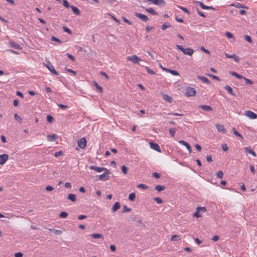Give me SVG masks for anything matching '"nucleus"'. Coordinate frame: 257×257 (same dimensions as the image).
Here are the masks:
<instances>
[{
    "label": "nucleus",
    "mask_w": 257,
    "mask_h": 257,
    "mask_svg": "<svg viewBox=\"0 0 257 257\" xmlns=\"http://www.w3.org/2000/svg\"><path fill=\"white\" fill-rule=\"evenodd\" d=\"M127 60L132 61L134 64H139V61L141 60V58L136 55L127 57Z\"/></svg>",
    "instance_id": "obj_4"
},
{
    "label": "nucleus",
    "mask_w": 257,
    "mask_h": 257,
    "mask_svg": "<svg viewBox=\"0 0 257 257\" xmlns=\"http://www.w3.org/2000/svg\"><path fill=\"white\" fill-rule=\"evenodd\" d=\"M154 4L158 5L160 7H164L166 3L164 0H155Z\"/></svg>",
    "instance_id": "obj_20"
},
{
    "label": "nucleus",
    "mask_w": 257,
    "mask_h": 257,
    "mask_svg": "<svg viewBox=\"0 0 257 257\" xmlns=\"http://www.w3.org/2000/svg\"><path fill=\"white\" fill-rule=\"evenodd\" d=\"M120 207V204L118 202H116L113 205L111 208L112 212L114 213L116 212Z\"/></svg>",
    "instance_id": "obj_15"
},
{
    "label": "nucleus",
    "mask_w": 257,
    "mask_h": 257,
    "mask_svg": "<svg viewBox=\"0 0 257 257\" xmlns=\"http://www.w3.org/2000/svg\"><path fill=\"white\" fill-rule=\"evenodd\" d=\"M207 75L208 76H209L210 77H211L212 79L216 80L217 81H219L220 80V78L218 77H217V76H216L215 75H214L211 74H208Z\"/></svg>",
    "instance_id": "obj_44"
},
{
    "label": "nucleus",
    "mask_w": 257,
    "mask_h": 257,
    "mask_svg": "<svg viewBox=\"0 0 257 257\" xmlns=\"http://www.w3.org/2000/svg\"><path fill=\"white\" fill-rule=\"evenodd\" d=\"M57 136L55 134L50 135L47 136V139L49 141L53 142L57 138Z\"/></svg>",
    "instance_id": "obj_24"
},
{
    "label": "nucleus",
    "mask_w": 257,
    "mask_h": 257,
    "mask_svg": "<svg viewBox=\"0 0 257 257\" xmlns=\"http://www.w3.org/2000/svg\"><path fill=\"white\" fill-rule=\"evenodd\" d=\"M93 85L95 86L96 88L101 93L103 92V88L101 86H99L96 81H93Z\"/></svg>",
    "instance_id": "obj_28"
},
{
    "label": "nucleus",
    "mask_w": 257,
    "mask_h": 257,
    "mask_svg": "<svg viewBox=\"0 0 257 257\" xmlns=\"http://www.w3.org/2000/svg\"><path fill=\"white\" fill-rule=\"evenodd\" d=\"M135 15L137 17L140 19L144 22H147L149 20L148 17L144 14L136 13Z\"/></svg>",
    "instance_id": "obj_8"
},
{
    "label": "nucleus",
    "mask_w": 257,
    "mask_h": 257,
    "mask_svg": "<svg viewBox=\"0 0 257 257\" xmlns=\"http://www.w3.org/2000/svg\"><path fill=\"white\" fill-rule=\"evenodd\" d=\"M245 114L246 116L248 117L251 119L257 118V114L254 113L251 110H247L245 111Z\"/></svg>",
    "instance_id": "obj_7"
},
{
    "label": "nucleus",
    "mask_w": 257,
    "mask_h": 257,
    "mask_svg": "<svg viewBox=\"0 0 257 257\" xmlns=\"http://www.w3.org/2000/svg\"><path fill=\"white\" fill-rule=\"evenodd\" d=\"M63 30H64V32L68 33L70 35L72 34V31L69 28H67L66 27L63 26Z\"/></svg>",
    "instance_id": "obj_51"
},
{
    "label": "nucleus",
    "mask_w": 257,
    "mask_h": 257,
    "mask_svg": "<svg viewBox=\"0 0 257 257\" xmlns=\"http://www.w3.org/2000/svg\"><path fill=\"white\" fill-rule=\"evenodd\" d=\"M194 217H196L197 218L201 217H202L201 214L199 213V212H198L197 210L193 214Z\"/></svg>",
    "instance_id": "obj_57"
},
{
    "label": "nucleus",
    "mask_w": 257,
    "mask_h": 257,
    "mask_svg": "<svg viewBox=\"0 0 257 257\" xmlns=\"http://www.w3.org/2000/svg\"><path fill=\"white\" fill-rule=\"evenodd\" d=\"M232 131L233 132V134L237 137H239L240 138H241V139H243V137L242 136V135L239 133L237 131H236V130H235V128H232Z\"/></svg>",
    "instance_id": "obj_33"
},
{
    "label": "nucleus",
    "mask_w": 257,
    "mask_h": 257,
    "mask_svg": "<svg viewBox=\"0 0 257 257\" xmlns=\"http://www.w3.org/2000/svg\"><path fill=\"white\" fill-rule=\"evenodd\" d=\"M135 198H136V194L135 193H132L130 194V195L128 196V199L130 201H134L135 199Z\"/></svg>",
    "instance_id": "obj_36"
},
{
    "label": "nucleus",
    "mask_w": 257,
    "mask_h": 257,
    "mask_svg": "<svg viewBox=\"0 0 257 257\" xmlns=\"http://www.w3.org/2000/svg\"><path fill=\"white\" fill-rule=\"evenodd\" d=\"M146 11L153 15H158V13L156 12L153 8H149L146 9Z\"/></svg>",
    "instance_id": "obj_25"
},
{
    "label": "nucleus",
    "mask_w": 257,
    "mask_h": 257,
    "mask_svg": "<svg viewBox=\"0 0 257 257\" xmlns=\"http://www.w3.org/2000/svg\"><path fill=\"white\" fill-rule=\"evenodd\" d=\"M14 118H15V119L16 120H17L20 123H22V120H23L22 118H21V117L20 115H19L17 113L15 114Z\"/></svg>",
    "instance_id": "obj_34"
},
{
    "label": "nucleus",
    "mask_w": 257,
    "mask_h": 257,
    "mask_svg": "<svg viewBox=\"0 0 257 257\" xmlns=\"http://www.w3.org/2000/svg\"><path fill=\"white\" fill-rule=\"evenodd\" d=\"M196 210L198 212H205L207 211L206 208L205 207L198 206L196 208Z\"/></svg>",
    "instance_id": "obj_35"
},
{
    "label": "nucleus",
    "mask_w": 257,
    "mask_h": 257,
    "mask_svg": "<svg viewBox=\"0 0 257 257\" xmlns=\"http://www.w3.org/2000/svg\"><path fill=\"white\" fill-rule=\"evenodd\" d=\"M68 199L72 202H75L76 200L75 195L70 193L68 195Z\"/></svg>",
    "instance_id": "obj_26"
},
{
    "label": "nucleus",
    "mask_w": 257,
    "mask_h": 257,
    "mask_svg": "<svg viewBox=\"0 0 257 257\" xmlns=\"http://www.w3.org/2000/svg\"><path fill=\"white\" fill-rule=\"evenodd\" d=\"M162 96L163 99L166 101H168L170 103H171L172 102L173 99L172 97L169 96L168 95L166 94H163Z\"/></svg>",
    "instance_id": "obj_23"
},
{
    "label": "nucleus",
    "mask_w": 257,
    "mask_h": 257,
    "mask_svg": "<svg viewBox=\"0 0 257 257\" xmlns=\"http://www.w3.org/2000/svg\"><path fill=\"white\" fill-rule=\"evenodd\" d=\"M170 73L175 76H179V73H178V72L176 70H171Z\"/></svg>",
    "instance_id": "obj_58"
},
{
    "label": "nucleus",
    "mask_w": 257,
    "mask_h": 257,
    "mask_svg": "<svg viewBox=\"0 0 257 257\" xmlns=\"http://www.w3.org/2000/svg\"><path fill=\"white\" fill-rule=\"evenodd\" d=\"M9 158L8 155L5 154L0 155V165L4 164Z\"/></svg>",
    "instance_id": "obj_11"
},
{
    "label": "nucleus",
    "mask_w": 257,
    "mask_h": 257,
    "mask_svg": "<svg viewBox=\"0 0 257 257\" xmlns=\"http://www.w3.org/2000/svg\"><path fill=\"white\" fill-rule=\"evenodd\" d=\"M242 79L244 80L245 83L246 85H252L253 83V81L246 77H243Z\"/></svg>",
    "instance_id": "obj_37"
},
{
    "label": "nucleus",
    "mask_w": 257,
    "mask_h": 257,
    "mask_svg": "<svg viewBox=\"0 0 257 257\" xmlns=\"http://www.w3.org/2000/svg\"><path fill=\"white\" fill-rule=\"evenodd\" d=\"M217 176L219 178H222L223 176V173L221 170L218 171L217 173Z\"/></svg>",
    "instance_id": "obj_53"
},
{
    "label": "nucleus",
    "mask_w": 257,
    "mask_h": 257,
    "mask_svg": "<svg viewBox=\"0 0 257 257\" xmlns=\"http://www.w3.org/2000/svg\"><path fill=\"white\" fill-rule=\"evenodd\" d=\"M89 168L91 170H94L95 171L97 172H101L103 171L104 170H105L106 168L104 167H97L96 166H90L89 167Z\"/></svg>",
    "instance_id": "obj_10"
},
{
    "label": "nucleus",
    "mask_w": 257,
    "mask_h": 257,
    "mask_svg": "<svg viewBox=\"0 0 257 257\" xmlns=\"http://www.w3.org/2000/svg\"><path fill=\"white\" fill-rule=\"evenodd\" d=\"M152 176L157 179L159 178L161 176L160 174L157 172L153 173Z\"/></svg>",
    "instance_id": "obj_61"
},
{
    "label": "nucleus",
    "mask_w": 257,
    "mask_h": 257,
    "mask_svg": "<svg viewBox=\"0 0 257 257\" xmlns=\"http://www.w3.org/2000/svg\"><path fill=\"white\" fill-rule=\"evenodd\" d=\"M103 171H104V173L98 176V179L103 181L108 180L109 178V174L111 173L110 171L107 169Z\"/></svg>",
    "instance_id": "obj_2"
},
{
    "label": "nucleus",
    "mask_w": 257,
    "mask_h": 257,
    "mask_svg": "<svg viewBox=\"0 0 257 257\" xmlns=\"http://www.w3.org/2000/svg\"><path fill=\"white\" fill-rule=\"evenodd\" d=\"M58 106L62 109L68 108V106L66 105L62 104H58Z\"/></svg>",
    "instance_id": "obj_62"
},
{
    "label": "nucleus",
    "mask_w": 257,
    "mask_h": 257,
    "mask_svg": "<svg viewBox=\"0 0 257 257\" xmlns=\"http://www.w3.org/2000/svg\"><path fill=\"white\" fill-rule=\"evenodd\" d=\"M154 200L158 203V204H161L163 202L162 199H161L159 197H157L154 198Z\"/></svg>",
    "instance_id": "obj_49"
},
{
    "label": "nucleus",
    "mask_w": 257,
    "mask_h": 257,
    "mask_svg": "<svg viewBox=\"0 0 257 257\" xmlns=\"http://www.w3.org/2000/svg\"><path fill=\"white\" fill-rule=\"evenodd\" d=\"M137 187L143 189H147L148 188V186L144 184H140L138 185Z\"/></svg>",
    "instance_id": "obj_42"
},
{
    "label": "nucleus",
    "mask_w": 257,
    "mask_h": 257,
    "mask_svg": "<svg viewBox=\"0 0 257 257\" xmlns=\"http://www.w3.org/2000/svg\"><path fill=\"white\" fill-rule=\"evenodd\" d=\"M23 254L21 252H17L15 254V257H23Z\"/></svg>",
    "instance_id": "obj_64"
},
{
    "label": "nucleus",
    "mask_w": 257,
    "mask_h": 257,
    "mask_svg": "<svg viewBox=\"0 0 257 257\" xmlns=\"http://www.w3.org/2000/svg\"><path fill=\"white\" fill-rule=\"evenodd\" d=\"M244 149L246 153L251 154L254 157L256 156L255 153L253 151L251 150L249 147H245Z\"/></svg>",
    "instance_id": "obj_21"
},
{
    "label": "nucleus",
    "mask_w": 257,
    "mask_h": 257,
    "mask_svg": "<svg viewBox=\"0 0 257 257\" xmlns=\"http://www.w3.org/2000/svg\"><path fill=\"white\" fill-rule=\"evenodd\" d=\"M132 210L131 208H128L126 205H124L123 206V211L122 213H124L125 212H130Z\"/></svg>",
    "instance_id": "obj_46"
},
{
    "label": "nucleus",
    "mask_w": 257,
    "mask_h": 257,
    "mask_svg": "<svg viewBox=\"0 0 257 257\" xmlns=\"http://www.w3.org/2000/svg\"><path fill=\"white\" fill-rule=\"evenodd\" d=\"M45 189L47 191H51L53 190L54 189V188L53 187H52L51 186L48 185L46 187Z\"/></svg>",
    "instance_id": "obj_56"
},
{
    "label": "nucleus",
    "mask_w": 257,
    "mask_h": 257,
    "mask_svg": "<svg viewBox=\"0 0 257 257\" xmlns=\"http://www.w3.org/2000/svg\"><path fill=\"white\" fill-rule=\"evenodd\" d=\"M91 236L93 238H103L102 235L100 233H93L91 234Z\"/></svg>",
    "instance_id": "obj_31"
},
{
    "label": "nucleus",
    "mask_w": 257,
    "mask_h": 257,
    "mask_svg": "<svg viewBox=\"0 0 257 257\" xmlns=\"http://www.w3.org/2000/svg\"><path fill=\"white\" fill-rule=\"evenodd\" d=\"M185 94L187 97L194 96L196 94V90L194 88L188 87L186 88Z\"/></svg>",
    "instance_id": "obj_3"
},
{
    "label": "nucleus",
    "mask_w": 257,
    "mask_h": 257,
    "mask_svg": "<svg viewBox=\"0 0 257 257\" xmlns=\"http://www.w3.org/2000/svg\"><path fill=\"white\" fill-rule=\"evenodd\" d=\"M121 171L124 174H126L127 173L128 168L125 166L123 165L121 166Z\"/></svg>",
    "instance_id": "obj_43"
},
{
    "label": "nucleus",
    "mask_w": 257,
    "mask_h": 257,
    "mask_svg": "<svg viewBox=\"0 0 257 257\" xmlns=\"http://www.w3.org/2000/svg\"><path fill=\"white\" fill-rule=\"evenodd\" d=\"M180 239V236L177 234L173 235L171 237V241H178Z\"/></svg>",
    "instance_id": "obj_32"
},
{
    "label": "nucleus",
    "mask_w": 257,
    "mask_h": 257,
    "mask_svg": "<svg viewBox=\"0 0 257 257\" xmlns=\"http://www.w3.org/2000/svg\"><path fill=\"white\" fill-rule=\"evenodd\" d=\"M10 45L12 47H13L15 49H16L21 50L22 49V48L21 47V46L19 44H18L14 41L10 42Z\"/></svg>",
    "instance_id": "obj_16"
},
{
    "label": "nucleus",
    "mask_w": 257,
    "mask_h": 257,
    "mask_svg": "<svg viewBox=\"0 0 257 257\" xmlns=\"http://www.w3.org/2000/svg\"><path fill=\"white\" fill-rule=\"evenodd\" d=\"M215 126L218 132L222 133L223 134H225L226 133V130L223 125L218 123L215 124Z\"/></svg>",
    "instance_id": "obj_9"
},
{
    "label": "nucleus",
    "mask_w": 257,
    "mask_h": 257,
    "mask_svg": "<svg viewBox=\"0 0 257 257\" xmlns=\"http://www.w3.org/2000/svg\"><path fill=\"white\" fill-rule=\"evenodd\" d=\"M150 147H151V148H152V149L158 152H161V149H160V147L159 146V145L156 143H150Z\"/></svg>",
    "instance_id": "obj_12"
},
{
    "label": "nucleus",
    "mask_w": 257,
    "mask_h": 257,
    "mask_svg": "<svg viewBox=\"0 0 257 257\" xmlns=\"http://www.w3.org/2000/svg\"><path fill=\"white\" fill-rule=\"evenodd\" d=\"M51 39L52 41L57 42H58L60 44L62 43V41L59 39H58V38H56V37H55L54 36H52L51 37Z\"/></svg>",
    "instance_id": "obj_54"
},
{
    "label": "nucleus",
    "mask_w": 257,
    "mask_h": 257,
    "mask_svg": "<svg viewBox=\"0 0 257 257\" xmlns=\"http://www.w3.org/2000/svg\"><path fill=\"white\" fill-rule=\"evenodd\" d=\"M206 160L208 162H211L212 161V156L211 155H208L206 156Z\"/></svg>",
    "instance_id": "obj_63"
},
{
    "label": "nucleus",
    "mask_w": 257,
    "mask_h": 257,
    "mask_svg": "<svg viewBox=\"0 0 257 257\" xmlns=\"http://www.w3.org/2000/svg\"><path fill=\"white\" fill-rule=\"evenodd\" d=\"M244 39L247 41L248 43H249L250 44H252V41L250 38V37L248 35H245L244 36Z\"/></svg>",
    "instance_id": "obj_41"
},
{
    "label": "nucleus",
    "mask_w": 257,
    "mask_h": 257,
    "mask_svg": "<svg viewBox=\"0 0 257 257\" xmlns=\"http://www.w3.org/2000/svg\"><path fill=\"white\" fill-rule=\"evenodd\" d=\"M187 149L188 150L189 153L190 154L192 152L191 147L189 143H187L186 145L185 146Z\"/></svg>",
    "instance_id": "obj_59"
},
{
    "label": "nucleus",
    "mask_w": 257,
    "mask_h": 257,
    "mask_svg": "<svg viewBox=\"0 0 257 257\" xmlns=\"http://www.w3.org/2000/svg\"><path fill=\"white\" fill-rule=\"evenodd\" d=\"M199 108H202L204 111H211L213 110L212 108L209 106L206 105H200L198 106Z\"/></svg>",
    "instance_id": "obj_14"
},
{
    "label": "nucleus",
    "mask_w": 257,
    "mask_h": 257,
    "mask_svg": "<svg viewBox=\"0 0 257 257\" xmlns=\"http://www.w3.org/2000/svg\"><path fill=\"white\" fill-rule=\"evenodd\" d=\"M62 2L63 6L66 8H69L71 7L67 0H62Z\"/></svg>",
    "instance_id": "obj_45"
},
{
    "label": "nucleus",
    "mask_w": 257,
    "mask_h": 257,
    "mask_svg": "<svg viewBox=\"0 0 257 257\" xmlns=\"http://www.w3.org/2000/svg\"><path fill=\"white\" fill-rule=\"evenodd\" d=\"M155 190L158 191V192H161L164 190L165 189V187L164 186H162V185H157L155 188Z\"/></svg>",
    "instance_id": "obj_29"
},
{
    "label": "nucleus",
    "mask_w": 257,
    "mask_h": 257,
    "mask_svg": "<svg viewBox=\"0 0 257 257\" xmlns=\"http://www.w3.org/2000/svg\"><path fill=\"white\" fill-rule=\"evenodd\" d=\"M196 3L199 5L202 9L206 10L207 6H205L202 2L197 1Z\"/></svg>",
    "instance_id": "obj_48"
},
{
    "label": "nucleus",
    "mask_w": 257,
    "mask_h": 257,
    "mask_svg": "<svg viewBox=\"0 0 257 257\" xmlns=\"http://www.w3.org/2000/svg\"><path fill=\"white\" fill-rule=\"evenodd\" d=\"M230 74L232 76L236 77L238 79H242L243 78V76L238 74V73H237L236 72H235L234 71H231L230 72Z\"/></svg>",
    "instance_id": "obj_30"
},
{
    "label": "nucleus",
    "mask_w": 257,
    "mask_h": 257,
    "mask_svg": "<svg viewBox=\"0 0 257 257\" xmlns=\"http://www.w3.org/2000/svg\"><path fill=\"white\" fill-rule=\"evenodd\" d=\"M45 66L52 74H55L56 75H58V73L54 69V67L52 66V63L50 62L49 61L47 64H45Z\"/></svg>",
    "instance_id": "obj_5"
},
{
    "label": "nucleus",
    "mask_w": 257,
    "mask_h": 257,
    "mask_svg": "<svg viewBox=\"0 0 257 257\" xmlns=\"http://www.w3.org/2000/svg\"><path fill=\"white\" fill-rule=\"evenodd\" d=\"M145 68L148 73L152 75L155 74V72L151 69H150L149 67L146 66Z\"/></svg>",
    "instance_id": "obj_50"
},
{
    "label": "nucleus",
    "mask_w": 257,
    "mask_h": 257,
    "mask_svg": "<svg viewBox=\"0 0 257 257\" xmlns=\"http://www.w3.org/2000/svg\"><path fill=\"white\" fill-rule=\"evenodd\" d=\"M122 19L124 22L127 23L128 25H132V23L131 22H130V21H128L125 17H123L122 18Z\"/></svg>",
    "instance_id": "obj_55"
},
{
    "label": "nucleus",
    "mask_w": 257,
    "mask_h": 257,
    "mask_svg": "<svg viewBox=\"0 0 257 257\" xmlns=\"http://www.w3.org/2000/svg\"><path fill=\"white\" fill-rule=\"evenodd\" d=\"M86 140L85 138H82L78 141V146L81 149H84L86 147Z\"/></svg>",
    "instance_id": "obj_6"
},
{
    "label": "nucleus",
    "mask_w": 257,
    "mask_h": 257,
    "mask_svg": "<svg viewBox=\"0 0 257 257\" xmlns=\"http://www.w3.org/2000/svg\"><path fill=\"white\" fill-rule=\"evenodd\" d=\"M176 131V129L175 128H171L169 130V132L173 137H174Z\"/></svg>",
    "instance_id": "obj_40"
},
{
    "label": "nucleus",
    "mask_w": 257,
    "mask_h": 257,
    "mask_svg": "<svg viewBox=\"0 0 257 257\" xmlns=\"http://www.w3.org/2000/svg\"><path fill=\"white\" fill-rule=\"evenodd\" d=\"M68 213L66 212L62 211L59 214V217L62 218H66L68 216Z\"/></svg>",
    "instance_id": "obj_39"
},
{
    "label": "nucleus",
    "mask_w": 257,
    "mask_h": 257,
    "mask_svg": "<svg viewBox=\"0 0 257 257\" xmlns=\"http://www.w3.org/2000/svg\"><path fill=\"white\" fill-rule=\"evenodd\" d=\"M179 8L182 10L183 12H184L185 13L188 14H190V12L188 11V10L185 8V7H181V6H179Z\"/></svg>",
    "instance_id": "obj_52"
},
{
    "label": "nucleus",
    "mask_w": 257,
    "mask_h": 257,
    "mask_svg": "<svg viewBox=\"0 0 257 257\" xmlns=\"http://www.w3.org/2000/svg\"><path fill=\"white\" fill-rule=\"evenodd\" d=\"M230 6L235 7L237 8H243V9H248V7L245 6H244L240 3H234V4H231Z\"/></svg>",
    "instance_id": "obj_17"
},
{
    "label": "nucleus",
    "mask_w": 257,
    "mask_h": 257,
    "mask_svg": "<svg viewBox=\"0 0 257 257\" xmlns=\"http://www.w3.org/2000/svg\"><path fill=\"white\" fill-rule=\"evenodd\" d=\"M225 56L227 58L233 59L236 62H239V57L237 56L235 54L229 55L228 54L225 53Z\"/></svg>",
    "instance_id": "obj_13"
},
{
    "label": "nucleus",
    "mask_w": 257,
    "mask_h": 257,
    "mask_svg": "<svg viewBox=\"0 0 257 257\" xmlns=\"http://www.w3.org/2000/svg\"><path fill=\"white\" fill-rule=\"evenodd\" d=\"M70 8H71L73 13L76 15L79 16L80 15V12L79 10L76 7H75L74 6H71Z\"/></svg>",
    "instance_id": "obj_22"
},
{
    "label": "nucleus",
    "mask_w": 257,
    "mask_h": 257,
    "mask_svg": "<svg viewBox=\"0 0 257 257\" xmlns=\"http://www.w3.org/2000/svg\"><path fill=\"white\" fill-rule=\"evenodd\" d=\"M197 77L198 79H199L200 80L202 81L204 83H205L207 84H210L211 83L210 81L207 78H206L204 76H201L198 75Z\"/></svg>",
    "instance_id": "obj_19"
},
{
    "label": "nucleus",
    "mask_w": 257,
    "mask_h": 257,
    "mask_svg": "<svg viewBox=\"0 0 257 257\" xmlns=\"http://www.w3.org/2000/svg\"><path fill=\"white\" fill-rule=\"evenodd\" d=\"M170 27V24H167L166 23H165V24L162 25V29L163 30H164L166 29H167V28Z\"/></svg>",
    "instance_id": "obj_60"
},
{
    "label": "nucleus",
    "mask_w": 257,
    "mask_h": 257,
    "mask_svg": "<svg viewBox=\"0 0 257 257\" xmlns=\"http://www.w3.org/2000/svg\"><path fill=\"white\" fill-rule=\"evenodd\" d=\"M47 120L50 123H52L54 120V118L52 116L48 115L47 116Z\"/></svg>",
    "instance_id": "obj_38"
},
{
    "label": "nucleus",
    "mask_w": 257,
    "mask_h": 257,
    "mask_svg": "<svg viewBox=\"0 0 257 257\" xmlns=\"http://www.w3.org/2000/svg\"><path fill=\"white\" fill-rule=\"evenodd\" d=\"M48 230L50 231L53 232L54 234L56 235H60L62 233V231L60 230H57L52 228H49Z\"/></svg>",
    "instance_id": "obj_27"
},
{
    "label": "nucleus",
    "mask_w": 257,
    "mask_h": 257,
    "mask_svg": "<svg viewBox=\"0 0 257 257\" xmlns=\"http://www.w3.org/2000/svg\"><path fill=\"white\" fill-rule=\"evenodd\" d=\"M224 88L227 91V92L228 93H229L231 95L235 96V94H234V92L233 91L232 89L231 88V87L230 86L226 85L224 86Z\"/></svg>",
    "instance_id": "obj_18"
},
{
    "label": "nucleus",
    "mask_w": 257,
    "mask_h": 257,
    "mask_svg": "<svg viewBox=\"0 0 257 257\" xmlns=\"http://www.w3.org/2000/svg\"><path fill=\"white\" fill-rule=\"evenodd\" d=\"M176 47L181 50L184 54L185 55H188L189 56H191L193 53L194 50L193 49L190 48H184L182 46L179 45H176Z\"/></svg>",
    "instance_id": "obj_1"
},
{
    "label": "nucleus",
    "mask_w": 257,
    "mask_h": 257,
    "mask_svg": "<svg viewBox=\"0 0 257 257\" xmlns=\"http://www.w3.org/2000/svg\"><path fill=\"white\" fill-rule=\"evenodd\" d=\"M196 3L199 5L202 9L206 10L207 6H205L202 2L197 1Z\"/></svg>",
    "instance_id": "obj_47"
}]
</instances>
